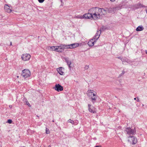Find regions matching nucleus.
Masks as SVG:
<instances>
[{
	"label": "nucleus",
	"instance_id": "obj_27",
	"mask_svg": "<svg viewBox=\"0 0 147 147\" xmlns=\"http://www.w3.org/2000/svg\"><path fill=\"white\" fill-rule=\"evenodd\" d=\"M9 107H12V105H9Z\"/></svg>",
	"mask_w": 147,
	"mask_h": 147
},
{
	"label": "nucleus",
	"instance_id": "obj_11",
	"mask_svg": "<svg viewBox=\"0 0 147 147\" xmlns=\"http://www.w3.org/2000/svg\"><path fill=\"white\" fill-rule=\"evenodd\" d=\"M61 53L63 51L64 49H70V45H60Z\"/></svg>",
	"mask_w": 147,
	"mask_h": 147
},
{
	"label": "nucleus",
	"instance_id": "obj_31",
	"mask_svg": "<svg viewBox=\"0 0 147 147\" xmlns=\"http://www.w3.org/2000/svg\"><path fill=\"white\" fill-rule=\"evenodd\" d=\"M146 13H147V9H146Z\"/></svg>",
	"mask_w": 147,
	"mask_h": 147
},
{
	"label": "nucleus",
	"instance_id": "obj_20",
	"mask_svg": "<svg viewBox=\"0 0 147 147\" xmlns=\"http://www.w3.org/2000/svg\"><path fill=\"white\" fill-rule=\"evenodd\" d=\"M50 133V131L49 130V129L46 128V133L47 134H49Z\"/></svg>",
	"mask_w": 147,
	"mask_h": 147
},
{
	"label": "nucleus",
	"instance_id": "obj_15",
	"mask_svg": "<svg viewBox=\"0 0 147 147\" xmlns=\"http://www.w3.org/2000/svg\"><path fill=\"white\" fill-rule=\"evenodd\" d=\"M79 46V44L78 43H74L70 44V49H74Z\"/></svg>",
	"mask_w": 147,
	"mask_h": 147
},
{
	"label": "nucleus",
	"instance_id": "obj_12",
	"mask_svg": "<svg viewBox=\"0 0 147 147\" xmlns=\"http://www.w3.org/2000/svg\"><path fill=\"white\" fill-rule=\"evenodd\" d=\"M97 39L94 38L93 39L90 40L88 42V45L89 46H92L94 45V44L96 42Z\"/></svg>",
	"mask_w": 147,
	"mask_h": 147
},
{
	"label": "nucleus",
	"instance_id": "obj_17",
	"mask_svg": "<svg viewBox=\"0 0 147 147\" xmlns=\"http://www.w3.org/2000/svg\"><path fill=\"white\" fill-rule=\"evenodd\" d=\"M144 29V28L142 26H138L136 29V30L137 31H142Z\"/></svg>",
	"mask_w": 147,
	"mask_h": 147
},
{
	"label": "nucleus",
	"instance_id": "obj_8",
	"mask_svg": "<svg viewBox=\"0 0 147 147\" xmlns=\"http://www.w3.org/2000/svg\"><path fill=\"white\" fill-rule=\"evenodd\" d=\"M53 88L57 92L62 91L63 89V87L59 84H56Z\"/></svg>",
	"mask_w": 147,
	"mask_h": 147
},
{
	"label": "nucleus",
	"instance_id": "obj_30",
	"mask_svg": "<svg viewBox=\"0 0 147 147\" xmlns=\"http://www.w3.org/2000/svg\"><path fill=\"white\" fill-rule=\"evenodd\" d=\"M10 45H12V43H11V42H10Z\"/></svg>",
	"mask_w": 147,
	"mask_h": 147
},
{
	"label": "nucleus",
	"instance_id": "obj_3",
	"mask_svg": "<svg viewBox=\"0 0 147 147\" xmlns=\"http://www.w3.org/2000/svg\"><path fill=\"white\" fill-rule=\"evenodd\" d=\"M31 75L30 71L29 69H24L22 71V76L24 79L30 77Z\"/></svg>",
	"mask_w": 147,
	"mask_h": 147
},
{
	"label": "nucleus",
	"instance_id": "obj_22",
	"mask_svg": "<svg viewBox=\"0 0 147 147\" xmlns=\"http://www.w3.org/2000/svg\"><path fill=\"white\" fill-rule=\"evenodd\" d=\"M7 122L8 123H9V124H11L12 122V120L11 119H9L7 120Z\"/></svg>",
	"mask_w": 147,
	"mask_h": 147
},
{
	"label": "nucleus",
	"instance_id": "obj_9",
	"mask_svg": "<svg viewBox=\"0 0 147 147\" xmlns=\"http://www.w3.org/2000/svg\"><path fill=\"white\" fill-rule=\"evenodd\" d=\"M89 12L88 13H85L84 15V18L86 19H90L91 20L93 19L91 12L89 11Z\"/></svg>",
	"mask_w": 147,
	"mask_h": 147
},
{
	"label": "nucleus",
	"instance_id": "obj_33",
	"mask_svg": "<svg viewBox=\"0 0 147 147\" xmlns=\"http://www.w3.org/2000/svg\"><path fill=\"white\" fill-rule=\"evenodd\" d=\"M86 67H87V68H88V66H86Z\"/></svg>",
	"mask_w": 147,
	"mask_h": 147
},
{
	"label": "nucleus",
	"instance_id": "obj_23",
	"mask_svg": "<svg viewBox=\"0 0 147 147\" xmlns=\"http://www.w3.org/2000/svg\"><path fill=\"white\" fill-rule=\"evenodd\" d=\"M26 105H28V106L30 107H31V106L30 105V104L27 101H26Z\"/></svg>",
	"mask_w": 147,
	"mask_h": 147
},
{
	"label": "nucleus",
	"instance_id": "obj_4",
	"mask_svg": "<svg viewBox=\"0 0 147 147\" xmlns=\"http://www.w3.org/2000/svg\"><path fill=\"white\" fill-rule=\"evenodd\" d=\"M22 60L23 61H29L31 58V55L28 53H24L21 55Z\"/></svg>",
	"mask_w": 147,
	"mask_h": 147
},
{
	"label": "nucleus",
	"instance_id": "obj_10",
	"mask_svg": "<svg viewBox=\"0 0 147 147\" xmlns=\"http://www.w3.org/2000/svg\"><path fill=\"white\" fill-rule=\"evenodd\" d=\"M56 70L60 75L63 76L64 75V68L62 67H59L57 68Z\"/></svg>",
	"mask_w": 147,
	"mask_h": 147
},
{
	"label": "nucleus",
	"instance_id": "obj_26",
	"mask_svg": "<svg viewBox=\"0 0 147 147\" xmlns=\"http://www.w3.org/2000/svg\"><path fill=\"white\" fill-rule=\"evenodd\" d=\"M110 0L111 1L113 2L115 1V0Z\"/></svg>",
	"mask_w": 147,
	"mask_h": 147
},
{
	"label": "nucleus",
	"instance_id": "obj_25",
	"mask_svg": "<svg viewBox=\"0 0 147 147\" xmlns=\"http://www.w3.org/2000/svg\"><path fill=\"white\" fill-rule=\"evenodd\" d=\"M137 100L138 102L139 101V99L138 98V97L137 98Z\"/></svg>",
	"mask_w": 147,
	"mask_h": 147
},
{
	"label": "nucleus",
	"instance_id": "obj_2",
	"mask_svg": "<svg viewBox=\"0 0 147 147\" xmlns=\"http://www.w3.org/2000/svg\"><path fill=\"white\" fill-rule=\"evenodd\" d=\"M86 94L87 96L91 99L92 102L93 103L95 102L98 97L96 92L92 89H88L86 92Z\"/></svg>",
	"mask_w": 147,
	"mask_h": 147
},
{
	"label": "nucleus",
	"instance_id": "obj_5",
	"mask_svg": "<svg viewBox=\"0 0 147 147\" xmlns=\"http://www.w3.org/2000/svg\"><path fill=\"white\" fill-rule=\"evenodd\" d=\"M128 142L132 144H136L137 142V138L133 136H131L128 137Z\"/></svg>",
	"mask_w": 147,
	"mask_h": 147
},
{
	"label": "nucleus",
	"instance_id": "obj_32",
	"mask_svg": "<svg viewBox=\"0 0 147 147\" xmlns=\"http://www.w3.org/2000/svg\"><path fill=\"white\" fill-rule=\"evenodd\" d=\"M17 77L18 78L19 77V76H17Z\"/></svg>",
	"mask_w": 147,
	"mask_h": 147
},
{
	"label": "nucleus",
	"instance_id": "obj_7",
	"mask_svg": "<svg viewBox=\"0 0 147 147\" xmlns=\"http://www.w3.org/2000/svg\"><path fill=\"white\" fill-rule=\"evenodd\" d=\"M50 50L52 51H55L57 52L61 53L60 45L59 46H52L50 47Z\"/></svg>",
	"mask_w": 147,
	"mask_h": 147
},
{
	"label": "nucleus",
	"instance_id": "obj_24",
	"mask_svg": "<svg viewBox=\"0 0 147 147\" xmlns=\"http://www.w3.org/2000/svg\"><path fill=\"white\" fill-rule=\"evenodd\" d=\"M45 0H38V2L40 3H42Z\"/></svg>",
	"mask_w": 147,
	"mask_h": 147
},
{
	"label": "nucleus",
	"instance_id": "obj_13",
	"mask_svg": "<svg viewBox=\"0 0 147 147\" xmlns=\"http://www.w3.org/2000/svg\"><path fill=\"white\" fill-rule=\"evenodd\" d=\"M127 134H133L135 132V130L134 129H132L130 128H128L126 130Z\"/></svg>",
	"mask_w": 147,
	"mask_h": 147
},
{
	"label": "nucleus",
	"instance_id": "obj_19",
	"mask_svg": "<svg viewBox=\"0 0 147 147\" xmlns=\"http://www.w3.org/2000/svg\"><path fill=\"white\" fill-rule=\"evenodd\" d=\"M84 15H79L77 17L78 18L80 19H84Z\"/></svg>",
	"mask_w": 147,
	"mask_h": 147
},
{
	"label": "nucleus",
	"instance_id": "obj_21",
	"mask_svg": "<svg viewBox=\"0 0 147 147\" xmlns=\"http://www.w3.org/2000/svg\"><path fill=\"white\" fill-rule=\"evenodd\" d=\"M68 122L71 123L72 124H74V121H73L71 120V119H69L68 120Z\"/></svg>",
	"mask_w": 147,
	"mask_h": 147
},
{
	"label": "nucleus",
	"instance_id": "obj_16",
	"mask_svg": "<svg viewBox=\"0 0 147 147\" xmlns=\"http://www.w3.org/2000/svg\"><path fill=\"white\" fill-rule=\"evenodd\" d=\"M64 59L65 61L67 62V65H68L69 67H70V65L71 64V61H69V58L68 57H65Z\"/></svg>",
	"mask_w": 147,
	"mask_h": 147
},
{
	"label": "nucleus",
	"instance_id": "obj_1",
	"mask_svg": "<svg viewBox=\"0 0 147 147\" xmlns=\"http://www.w3.org/2000/svg\"><path fill=\"white\" fill-rule=\"evenodd\" d=\"M89 11L91 12L93 19L94 20H97L99 19L102 15H104L106 13L105 10L98 7L92 8L89 9Z\"/></svg>",
	"mask_w": 147,
	"mask_h": 147
},
{
	"label": "nucleus",
	"instance_id": "obj_28",
	"mask_svg": "<svg viewBox=\"0 0 147 147\" xmlns=\"http://www.w3.org/2000/svg\"><path fill=\"white\" fill-rule=\"evenodd\" d=\"M137 98H134V99L135 100H136L137 99Z\"/></svg>",
	"mask_w": 147,
	"mask_h": 147
},
{
	"label": "nucleus",
	"instance_id": "obj_14",
	"mask_svg": "<svg viewBox=\"0 0 147 147\" xmlns=\"http://www.w3.org/2000/svg\"><path fill=\"white\" fill-rule=\"evenodd\" d=\"M91 105H90L89 104L88 105V110L89 111L94 113H95L96 112L94 108L93 107H91Z\"/></svg>",
	"mask_w": 147,
	"mask_h": 147
},
{
	"label": "nucleus",
	"instance_id": "obj_29",
	"mask_svg": "<svg viewBox=\"0 0 147 147\" xmlns=\"http://www.w3.org/2000/svg\"><path fill=\"white\" fill-rule=\"evenodd\" d=\"M146 54H147V50L146 51Z\"/></svg>",
	"mask_w": 147,
	"mask_h": 147
},
{
	"label": "nucleus",
	"instance_id": "obj_18",
	"mask_svg": "<svg viewBox=\"0 0 147 147\" xmlns=\"http://www.w3.org/2000/svg\"><path fill=\"white\" fill-rule=\"evenodd\" d=\"M100 33V31H97L95 36V38H95L97 40L99 37Z\"/></svg>",
	"mask_w": 147,
	"mask_h": 147
},
{
	"label": "nucleus",
	"instance_id": "obj_6",
	"mask_svg": "<svg viewBox=\"0 0 147 147\" xmlns=\"http://www.w3.org/2000/svg\"><path fill=\"white\" fill-rule=\"evenodd\" d=\"M4 9L5 12L9 13L11 12L12 9V7L7 4L5 5Z\"/></svg>",
	"mask_w": 147,
	"mask_h": 147
}]
</instances>
